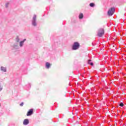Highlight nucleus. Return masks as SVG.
Returning <instances> with one entry per match:
<instances>
[{"label":"nucleus","instance_id":"17","mask_svg":"<svg viewBox=\"0 0 126 126\" xmlns=\"http://www.w3.org/2000/svg\"><path fill=\"white\" fill-rule=\"evenodd\" d=\"M23 105H24V103H23V102H22L21 104H20V106H23Z\"/></svg>","mask_w":126,"mask_h":126},{"label":"nucleus","instance_id":"4","mask_svg":"<svg viewBox=\"0 0 126 126\" xmlns=\"http://www.w3.org/2000/svg\"><path fill=\"white\" fill-rule=\"evenodd\" d=\"M36 15H34L33 17V20H32V25H33V26H36V25H37V24H36Z\"/></svg>","mask_w":126,"mask_h":126},{"label":"nucleus","instance_id":"14","mask_svg":"<svg viewBox=\"0 0 126 126\" xmlns=\"http://www.w3.org/2000/svg\"><path fill=\"white\" fill-rule=\"evenodd\" d=\"M2 90V86H1V85L0 84V91H1Z\"/></svg>","mask_w":126,"mask_h":126},{"label":"nucleus","instance_id":"6","mask_svg":"<svg viewBox=\"0 0 126 126\" xmlns=\"http://www.w3.org/2000/svg\"><path fill=\"white\" fill-rule=\"evenodd\" d=\"M33 114V109H30L28 112V113L27 114V116H31V115H32Z\"/></svg>","mask_w":126,"mask_h":126},{"label":"nucleus","instance_id":"5","mask_svg":"<svg viewBox=\"0 0 126 126\" xmlns=\"http://www.w3.org/2000/svg\"><path fill=\"white\" fill-rule=\"evenodd\" d=\"M11 50L12 52H16V44L15 43L13 45H11Z\"/></svg>","mask_w":126,"mask_h":126},{"label":"nucleus","instance_id":"8","mask_svg":"<svg viewBox=\"0 0 126 126\" xmlns=\"http://www.w3.org/2000/svg\"><path fill=\"white\" fill-rule=\"evenodd\" d=\"M1 71H3V72H6V67L1 66L0 67Z\"/></svg>","mask_w":126,"mask_h":126},{"label":"nucleus","instance_id":"11","mask_svg":"<svg viewBox=\"0 0 126 126\" xmlns=\"http://www.w3.org/2000/svg\"><path fill=\"white\" fill-rule=\"evenodd\" d=\"M79 18L80 19H82V18H83V14L82 13L80 14V15H79Z\"/></svg>","mask_w":126,"mask_h":126},{"label":"nucleus","instance_id":"1","mask_svg":"<svg viewBox=\"0 0 126 126\" xmlns=\"http://www.w3.org/2000/svg\"><path fill=\"white\" fill-rule=\"evenodd\" d=\"M116 9L115 8H111L108 11V14L109 16H112L113 14H114V12H115Z\"/></svg>","mask_w":126,"mask_h":126},{"label":"nucleus","instance_id":"2","mask_svg":"<svg viewBox=\"0 0 126 126\" xmlns=\"http://www.w3.org/2000/svg\"><path fill=\"white\" fill-rule=\"evenodd\" d=\"M78 48H79V43H78L77 42L74 43V44L72 46V50H77Z\"/></svg>","mask_w":126,"mask_h":126},{"label":"nucleus","instance_id":"16","mask_svg":"<svg viewBox=\"0 0 126 126\" xmlns=\"http://www.w3.org/2000/svg\"><path fill=\"white\" fill-rule=\"evenodd\" d=\"M120 107H124V103H121L120 104Z\"/></svg>","mask_w":126,"mask_h":126},{"label":"nucleus","instance_id":"9","mask_svg":"<svg viewBox=\"0 0 126 126\" xmlns=\"http://www.w3.org/2000/svg\"><path fill=\"white\" fill-rule=\"evenodd\" d=\"M26 41V39H24V40L21 41L20 42V47H22L23 46V44H24V41Z\"/></svg>","mask_w":126,"mask_h":126},{"label":"nucleus","instance_id":"3","mask_svg":"<svg viewBox=\"0 0 126 126\" xmlns=\"http://www.w3.org/2000/svg\"><path fill=\"white\" fill-rule=\"evenodd\" d=\"M103 35H104V29H100L98 31L97 36H98V37H102V36H103Z\"/></svg>","mask_w":126,"mask_h":126},{"label":"nucleus","instance_id":"13","mask_svg":"<svg viewBox=\"0 0 126 126\" xmlns=\"http://www.w3.org/2000/svg\"><path fill=\"white\" fill-rule=\"evenodd\" d=\"M90 6H91V7H93V6H94V3H91L90 4Z\"/></svg>","mask_w":126,"mask_h":126},{"label":"nucleus","instance_id":"15","mask_svg":"<svg viewBox=\"0 0 126 126\" xmlns=\"http://www.w3.org/2000/svg\"><path fill=\"white\" fill-rule=\"evenodd\" d=\"M8 4H9V3H6L5 4V7L7 8V7H8Z\"/></svg>","mask_w":126,"mask_h":126},{"label":"nucleus","instance_id":"12","mask_svg":"<svg viewBox=\"0 0 126 126\" xmlns=\"http://www.w3.org/2000/svg\"><path fill=\"white\" fill-rule=\"evenodd\" d=\"M90 62H91V60H89L88 63H89V64H90L91 65H93V63H90Z\"/></svg>","mask_w":126,"mask_h":126},{"label":"nucleus","instance_id":"7","mask_svg":"<svg viewBox=\"0 0 126 126\" xmlns=\"http://www.w3.org/2000/svg\"><path fill=\"white\" fill-rule=\"evenodd\" d=\"M29 124V120L28 119H25L23 122V124L25 126H27Z\"/></svg>","mask_w":126,"mask_h":126},{"label":"nucleus","instance_id":"10","mask_svg":"<svg viewBox=\"0 0 126 126\" xmlns=\"http://www.w3.org/2000/svg\"><path fill=\"white\" fill-rule=\"evenodd\" d=\"M51 65V64H50V63H46V66L47 67V68H49L50 67V66Z\"/></svg>","mask_w":126,"mask_h":126}]
</instances>
